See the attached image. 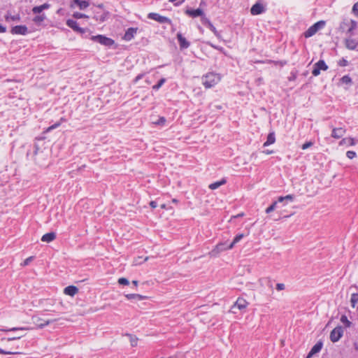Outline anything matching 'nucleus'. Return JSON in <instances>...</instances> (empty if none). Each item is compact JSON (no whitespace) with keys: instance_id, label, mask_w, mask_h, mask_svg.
<instances>
[{"instance_id":"nucleus-12","label":"nucleus","mask_w":358,"mask_h":358,"mask_svg":"<svg viewBox=\"0 0 358 358\" xmlns=\"http://www.w3.org/2000/svg\"><path fill=\"white\" fill-rule=\"evenodd\" d=\"M66 24L70 27L73 30H74L75 31H77V32H79V33H81V34H83L85 33V29L80 27L77 23L76 21L73 20H71V19H69L67 21H66Z\"/></svg>"},{"instance_id":"nucleus-52","label":"nucleus","mask_w":358,"mask_h":358,"mask_svg":"<svg viewBox=\"0 0 358 358\" xmlns=\"http://www.w3.org/2000/svg\"><path fill=\"white\" fill-rule=\"evenodd\" d=\"M143 76H144V74H143V73H141V74L138 75V76L135 78V79H134V82L135 83H136L139 80L142 79V78H143Z\"/></svg>"},{"instance_id":"nucleus-38","label":"nucleus","mask_w":358,"mask_h":358,"mask_svg":"<svg viewBox=\"0 0 358 358\" xmlns=\"http://www.w3.org/2000/svg\"><path fill=\"white\" fill-rule=\"evenodd\" d=\"M165 82H166L165 78L160 79L159 83L157 85H155L152 86V89L155 90H159Z\"/></svg>"},{"instance_id":"nucleus-43","label":"nucleus","mask_w":358,"mask_h":358,"mask_svg":"<svg viewBox=\"0 0 358 358\" xmlns=\"http://www.w3.org/2000/svg\"><path fill=\"white\" fill-rule=\"evenodd\" d=\"M185 0H169V2L173 3L175 6H180Z\"/></svg>"},{"instance_id":"nucleus-2","label":"nucleus","mask_w":358,"mask_h":358,"mask_svg":"<svg viewBox=\"0 0 358 358\" xmlns=\"http://www.w3.org/2000/svg\"><path fill=\"white\" fill-rule=\"evenodd\" d=\"M231 249L232 248H229V245H227L226 242H220L217 243L208 255L210 257H217L220 253Z\"/></svg>"},{"instance_id":"nucleus-4","label":"nucleus","mask_w":358,"mask_h":358,"mask_svg":"<svg viewBox=\"0 0 358 358\" xmlns=\"http://www.w3.org/2000/svg\"><path fill=\"white\" fill-rule=\"evenodd\" d=\"M91 39L94 42H97L101 45L108 47L112 46L115 43V41L112 38L103 35L93 36Z\"/></svg>"},{"instance_id":"nucleus-60","label":"nucleus","mask_w":358,"mask_h":358,"mask_svg":"<svg viewBox=\"0 0 358 358\" xmlns=\"http://www.w3.org/2000/svg\"><path fill=\"white\" fill-rule=\"evenodd\" d=\"M103 4L101 3L97 6V8L103 10Z\"/></svg>"},{"instance_id":"nucleus-57","label":"nucleus","mask_w":358,"mask_h":358,"mask_svg":"<svg viewBox=\"0 0 358 358\" xmlns=\"http://www.w3.org/2000/svg\"><path fill=\"white\" fill-rule=\"evenodd\" d=\"M6 31V28L0 24V33H4Z\"/></svg>"},{"instance_id":"nucleus-6","label":"nucleus","mask_w":358,"mask_h":358,"mask_svg":"<svg viewBox=\"0 0 358 358\" xmlns=\"http://www.w3.org/2000/svg\"><path fill=\"white\" fill-rule=\"evenodd\" d=\"M343 334V328L341 326H338L334 328L330 333V340L333 343H336L339 341Z\"/></svg>"},{"instance_id":"nucleus-20","label":"nucleus","mask_w":358,"mask_h":358,"mask_svg":"<svg viewBox=\"0 0 358 358\" xmlns=\"http://www.w3.org/2000/svg\"><path fill=\"white\" fill-rule=\"evenodd\" d=\"M56 238V234L55 232H50L44 234L41 237V241L45 243H50Z\"/></svg>"},{"instance_id":"nucleus-7","label":"nucleus","mask_w":358,"mask_h":358,"mask_svg":"<svg viewBox=\"0 0 358 358\" xmlns=\"http://www.w3.org/2000/svg\"><path fill=\"white\" fill-rule=\"evenodd\" d=\"M327 69H328V66L325 64L324 61L320 60L314 64L312 73L313 76H317L320 75L321 70L326 71V70H327Z\"/></svg>"},{"instance_id":"nucleus-41","label":"nucleus","mask_w":358,"mask_h":358,"mask_svg":"<svg viewBox=\"0 0 358 358\" xmlns=\"http://www.w3.org/2000/svg\"><path fill=\"white\" fill-rule=\"evenodd\" d=\"M0 354L1 355H17L20 354V352L17 351H6L0 348Z\"/></svg>"},{"instance_id":"nucleus-10","label":"nucleus","mask_w":358,"mask_h":358,"mask_svg":"<svg viewBox=\"0 0 358 358\" xmlns=\"http://www.w3.org/2000/svg\"><path fill=\"white\" fill-rule=\"evenodd\" d=\"M28 29L25 25H17L13 27L10 30L12 34L26 35Z\"/></svg>"},{"instance_id":"nucleus-33","label":"nucleus","mask_w":358,"mask_h":358,"mask_svg":"<svg viewBox=\"0 0 358 358\" xmlns=\"http://www.w3.org/2000/svg\"><path fill=\"white\" fill-rule=\"evenodd\" d=\"M57 319H55V320H45L44 321V322L43 323H39V324H37V327L38 329H43L44 328L45 326L52 323L53 322H55L57 321Z\"/></svg>"},{"instance_id":"nucleus-50","label":"nucleus","mask_w":358,"mask_h":358,"mask_svg":"<svg viewBox=\"0 0 358 358\" xmlns=\"http://www.w3.org/2000/svg\"><path fill=\"white\" fill-rule=\"evenodd\" d=\"M276 289L278 290V291H280V290H282L285 289V285L282 284V283H278L276 285Z\"/></svg>"},{"instance_id":"nucleus-42","label":"nucleus","mask_w":358,"mask_h":358,"mask_svg":"<svg viewBox=\"0 0 358 358\" xmlns=\"http://www.w3.org/2000/svg\"><path fill=\"white\" fill-rule=\"evenodd\" d=\"M118 283L120 285H129V282L125 278H120L118 279Z\"/></svg>"},{"instance_id":"nucleus-26","label":"nucleus","mask_w":358,"mask_h":358,"mask_svg":"<svg viewBox=\"0 0 358 358\" xmlns=\"http://www.w3.org/2000/svg\"><path fill=\"white\" fill-rule=\"evenodd\" d=\"M322 341H319L317 342L310 350V351L309 352L310 353H311L313 355L319 352L322 348Z\"/></svg>"},{"instance_id":"nucleus-44","label":"nucleus","mask_w":358,"mask_h":358,"mask_svg":"<svg viewBox=\"0 0 358 358\" xmlns=\"http://www.w3.org/2000/svg\"><path fill=\"white\" fill-rule=\"evenodd\" d=\"M24 336V334H16V336H15L8 338V339H7V340H8V341H14V340H16V339H20V338H21L22 337H23Z\"/></svg>"},{"instance_id":"nucleus-28","label":"nucleus","mask_w":358,"mask_h":358,"mask_svg":"<svg viewBox=\"0 0 358 358\" xmlns=\"http://www.w3.org/2000/svg\"><path fill=\"white\" fill-rule=\"evenodd\" d=\"M226 182V180L222 179V180L220 181H217V182H213V183H211L210 185H209V188L210 189H215L217 188H218L220 186L225 184Z\"/></svg>"},{"instance_id":"nucleus-3","label":"nucleus","mask_w":358,"mask_h":358,"mask_svg":"<svg viewBox=\"0 0 358 358\" xmlns=\"http://www.w3.org/2000/svg\"><path fill=\"white\" fill-rule=\"evenodd\" d=\"M357 27V22L355 20H345L341 24L340 28L343 31H346V34L352 35V31Z\"/></svg>"},{"instance_id":"nucleus-56","label":"nucleus","mask_w":358,"mask_h":358,"mask_svg":"<svg viewBox=\"0 0 358 358\" xmlns=\"http://www.w3.org/2000/svg\"><path fill=\"white\" fill-rule=\"evenodd\" d=\"M353 10L358 14V2L353 6Z\"/></svg>"},{"instance_id":"nucleus-39","label":"nucleus","mask_w":358,"mask_h":358,"mask_svg":"<svg viewBox=\"0 0 358 358\" xmlns=\"http://www.w3.org/2000/svg\"><path fill=\"white\" fill-rule=\"evenodd\" d=\"M278 201H275L273 202L269 207H268L266 209V213H271L272 211H273L275 208H276V206H277V203H278Z\"/></svg>"},{"instance_id":"nucleus-62","label":"nucleus","mask_w":358,"mask_h":358,"mask_svg":"<svg viewBox=\"0 0 358 358\" xmlns=\"http://www.w3.org/2000/svg\"><path fill=\"white\" fill-rule=\"evenodd\" d=\"M161 208H162V209H166V204H162V205H161Z\"/></svg>"},{"instance_id":"nucleus-55","label":"nucleus","mask_w":358,"mask_h":358,"mask_svg":"<svg viewBox=\"0 0 358 358\" xmlns=\"http://www.w3.org/2000/svg\"><path fill=\"white\" fill-rule=\"evenodd\" d=\"M150 206L152 208H155L157 207V203L154 201L150 202Z\"/></svg>"},{"instance_id":"nucleus-35","label":"nucleus","mask_w":358,"mask_h":358,"mask_svg":"<svg viewBox=\"0 0 358 358\" xmlns=\"http://www.w3.org/2000/svg\"><path fill=\"white\" fill-rule=\"evenodd\" d=\"M341 322L345 326V327H350L351 322L348 320L346 315H343L341 317Z\"/></svg>"},{"instance_id":"nucleus-46","label":"nucleus","mask_w":358,"mask_h":358,"mask_svg":"<svg viewBox=\"0 0 358 358\" xmlns=\"http://www.w3.org/2000/svg\"><path fill=\"white\" fill-rule=\"evenodd\" d=\"M60 124H61V122H57V123H55V124H52V126L49 127L47 129V131H51V130H52V129H55L57 128L58 127H59V126H60Z\"/></svg>"},{"instance_id":"nucleus-45","label":"nucleus","mask_w":358,"mask_h":358,"mask_svg":"<svg viewBox=\"0 0 358 358\" xmlns=\"http://www.w3.org/2000/svg\"><path fill=\"white\" fill-rule=\"evenodd\" d=\"M313 145V143L311 141H308V142H306L304 144H303L301 146V148L303 150H306V149H308V148L311 147Z\"/></svg>"},{"instance_id":"nucleus-40","label":"nucleus","mask_w":358,"mask_h":358,"mask_svg":"<svg viewBox=\"0 0 358 358\" xmlns=\"http://www.w3.org/2000/svg\"><path fill=\"white\" fill-rule=\"evenodd\" d=\"M45 16L44 15H36V17H34L33 20L35 23H40L41 22H43L45 20Z\"/></svg>"},{"instance_id":"nucleus-61","label":"nucleus","mask_w":358,"mask_h":358,"mask_svg":"<svg viewBox=\"0 0 358 358\" xmlns=\"http://www.w3.org/2000/svg\"><path fill=\"white\" fill-rule=\"evenodd\" d=\"M313 357V355L311 353H308L306 358H311Z\"/></svg>"},{"instance_id":"nucleus-27","label":"nucleus","mask_w":358,"mask_h":358,"mask_svg":"<svg viewBox=\"0 0 358 358\" xmlns=\"http://www.w3.org/2000/svg\"><path fill=\"white\" fill-rule=\"evenodd\" d=\"M350 303L352 308L358 306V294H352L351 295Z\"/></svg>"},{"instance_id":"nucleus-25","label":"nucleus","mask_w":358,"mask_h":358,"mask_svg":"<svg viewBox=\"0 0 358 358\" xmlns=\"http://www.w3.org/2000/svg\"><path fill=\"white\" fill-rule=\"evenodd\" d=\"M50 7V4L48 3H44L43 5H41V6H35L32 8V12L34 13V14H37V13H41L43 10L45 9H48V8Z\"/></svg>"},{"instance_id":"nucleus-19","label":"nucleus","mask_w":358,"mask_h":358,"mask_svg":"<svg viewBox=\"0 0 358 358\" xmlns=\"http://www.w3.org/2000/svg\"><path fill=\"white\" fill-rule=\"evenodd\" d=\"M78 292V289L77 287L73 285H70L64 288V293L66 295L73 296Z\"/></svg>"},{"instance_id":"nucleus-51","label":"nucleus","mask_w":358,"mask_h":358,"mask_svg":"<svg viewBox=\"0 0 358 358\" xmlns=\"http://www.w3.org/2000/svg\"><path fill=\"white\" fill-rule=\"evenodd\" d=\"M166 122V119L164 117H162L159 119L157 122H155L157 124H163Z\"/></svg>"},{"instance_id":"nucleus-23","label":"nucleus","mask_w":358,"mask_h":358,"mask_svg":"<svg viewBox=\"0 0 358 358\" xmlns=\"http://www.w3.org/2000/svg\"><path fill=\"white\" fill-rule=\"evenodd\" d=\"M20 19H21V17H20V14H16V15H13L10 14V13L8 12L6 13V15H5V20L7 22H10V21L20 22Z\"/></svg>"},{"instance_id":"nucleus-37","label":"nucleus","mask_w":358,"mask_h":358,"mask_svg":"<svg viewBox=\"0 0 358 358\" xmlns=\"http://www.w3.org/2000/svg\"><path fill=\"white\" fill-rule=\"evenodd\" d=\"M73 17L76 19H80V18H88L89 16L85 15V14H83V13H78V12H76L73 14Z\"/></svg>"},{"instance_id":"nucleus-13","label":"nucleus","mask_w":358,"mask_h":358,"mask_svg":"<svg viewBox=\"0 0 358 358\" xmlns=\"http://www.w3.org/2000/svg\"><path fill=\"white\" fill-rule=\"evenodd\" d=\"M264 11V7L262 3H256L254 4L250 9V13L252 15H259Z\"/></svg>"},{"instance_id":"nucleus-18","label":"nucleus","mask_w":358,"mask_h":358,"mask_svg":"<svg viewBox=\"0 0 358 358\" xmlns=\"http://www.w3.org/2000/svg\"><path fill=\"white\" fill-rule=\"evenodd\" d=\"M73 5L78 6L80 10H84L89 6L90 3L87 1L73 0L71 6L73 7Z\"/></svg>"},{"instance_id":"nucleus-59","label":"nucleus","mask_w":358,"mask_h":358,"mask_svg":"<svg viewBox=\"0 0 358 358\" xmlns=\"http://www.w3.org/2000/svg\"><path fill=\"white\" fill-rule=\"evenodd\" d=\"M132 284L136 287L138 286V282L137 280H133Z\"/></svg>"},{"instance_id":"nucleus-24","label":"nucleus","mask_w":358,"mask_h":358,"mask_svg":"<svg viewBox=\"0 0 358 358\" xmlns=\"http://www.w3.org/2000/svg\"><path fill=\"white\" fill-rule=\"evenodd\" d=\"M275 142V136L274 132H271L268 134L266 141L264 143V146L266 147Z\"/></svg>"},{"instance_id":"nucleus-9","label":"nucleus","mask_w":358,"mask_h":358,"mask_svg":"<svg viewBox=\"0 0 358 358\" xmlns=\"http://www.w3.org/2000/svg\"><path fill=\"white\" fill-rule=\"evenodd\" d=\"M94 15L93 18L99 22H105L110 16V13L107 10H103L101 13H99V12L94 11Z\"/></svg>"},{"instance_id":"nucleus-53","label":"nucleus","mask_w":358,"mask_h":358,"mask_svg":"<svg viewBox=\"0 0 358 358\" xmlns=\"http://www.w3.org/2000/svg\"><path fill=\"white\" fill-rule=\"evenodd\" d=\"M141 259V257H138L136 259H134V262H133V264L134 265H138V264H141V262L140 261Z\"/></svg>"},{"instance_id":"nucleus-21","label":"nucleus","mask_w":358,"mask_h":358,"mask_svg":"<svg viewBox=\"0 0 358 358\" xmlns=\"http://www.w3.org/2000/svg\"><path fill=\"white\" fill-rule=\"evenodd\" d=\"M125 297L128 300L134 299V300H137V301H142V300H144V299H146L148 298L147 296H143V295L138 294H125Z\"/></svg>"},{"instance_id":"nucleus-22","label":"nucleus","mask_w":358,"mask_h":358,"mask_svg":"<svg viewBox=\"0 0 358 358\" xmlns=\"http://www.w3.org/2000/svg\"><path fill=\"white\" fill-rule=\"evenodd\" d=\"M358 45V42L352 38H347L345 40V46L349 50H355Z\"/></svg>"},{"instance_id":"nucleus-47","label":"nucleus","mask_w":358,"mask_h":358,"mask_svg":"<svg viewBox=\"0 0 358 358\" xmlns=\"http://www.w3.org/2000/svg\"><path fill=\"white\" fill-rule=\"evenodd\" d=\"M341 80H342L343 83H345L346 84L350 83L352 82L351 78L349 76H343L341 78Z\"/></svg>"},{"instance_id":"nucleus-14","label":"nucleus","mask_w":358,"mask_h":358,"mask_svg":"<svg viewBox=\"0 0 358 358\" xmlns=\"http://www.w3.org/2000/svg\"><path fill=\"white\" fill-rule=\"evenodd\" d=\"M137 30H138V28H134V27L129 28L126 31V32L123 36V39L127 41H131V39L134 38L135 34L137 33Z\"/></svg>"},{"instance_id":"nucleus-49","label":"nucleus","mask_w":358,"mask_h":358,"mask_svg":"<svg viewBox=\"0 0 358 358\" xmlns=\"http://www.w3.org/2000/svg\"><path fill=\"white\" fill-rule=\"evenodd\" d=\"M33 259V257H29L27 258L23 263L22 264V266H27L28 265Z\"/></svg>"},{"instance_id":"nucleus-8","label":"nucleus","mask_w":358,"mask_h":358,"mask_svg":"<svg viewBox=\"0 0 358 358\" xmlns=\"http://www.w3.org/2000/svg\"><path fill=\"white\" fill-rule=\"evenodd\" d=\"M185 13L188 15L189 17H191L192 18H195L197 17H201V19L203 17H206L203 10L201 8H197V9H191L188 8L185 10Z\"/></svg>"},{"instance_id":"nucleus-58","label":"nucleus","mask_w":358,"mask_h":358,"mask_svg":"<svg viewBox=\"0 0 358 358\" xmlns=\"http://www.w3.org/2000/svg\"><path fill=\"white\" fill-rule=\"evenodd\" d=\"M263 152L265 153L266 155H270V154H272L273 152V151L266 150L263 151Z\"/></svg>"},{"instance_id":"nucleus-29","label":"nucleus","mask_w":358,"mask_h":358,"mask_svg":"<svg viewBox=\"0 0 358 358\" xmlns=\"http://www.w3.org/2000/svg\"><path fill=\"white\" fill-rule=\"evenodd\" d=\"M325 24H326L325 21L320 20V21H318L317 22L315 23L312 26L317 32L318 30L322 29L324 27Z\"/></svg>"},{"instance_id":"nucleus-17","label":"nucleus","mask_w":358,"mask_h":358,"mask_svg":"<svg viewBox=\"0 0 358 358\" xmlns=\"http://www.w3.org/2000/svg\"><path fill=\"white\" fill-rule=\"evenodd\" d=\"M248 305V302L243 298H238L232 308L237 307L239 310L246 308Z\"/></svg>"},{"instance_id":"nucleus-64","label":"nucleus","mask_w":358,"mask_h":358,"mask_svg":"<svg viewBox=\"0 0 358 358\" xmlns=\"http://www.w3.org/2000/svg\"><path fill=\"white\" fill-rule=\"evenodd\" d=\"M242 216H243V213L238 214L236 216H235V217H242Z\"/></svg>"},{"instance_id":"nucleus-16","label":"nucleus","mask_w":358,"mask_h":358,"mask_svg":"<svg viewBox=\"0 0 358 358\" xmlns=\"http://www.w3.org/2000/svg\"><path fill=\"white\" fill-rule=\"evenodd\" d=\"M345 134V129L339 127V128H334L332 129L331 136L334 138L338 139L344 136Z\"/></svg>"},{"instance_id":"nucleus-63","label":"nucleus","mask_w":358,"mask_h":358,"mask_svg":"<svg viewBox=\"0 0 358 358\" xmlns=\"http://www.w3.org/2000/svg\"><path fill=\"white\" fill-rule=\"evenodd\" d=\"M172 202L174 203H178V200L176 199H172Z\"/></svg>"},{"instance_id":"nucleus-32","label":"nucleus","mask_w":358,"mask_h":358,"mask_svg":"<svg viewBox=\"0 0 358 358\" xmlns=\"http://www.w3.org/2000/svg\"><path fill=\"white\" fill-rule=\"evenodd\" d=\"M345 144H349L350 145H353L355 144L354 139L352 138H343L340 141L339 145H345Z\"/></svg>"},{"instance_id":"nucleus-54","label":"nucleus","mask_w":358,"mask_h":358,"mask_svg":"<svg viewBox=\"0 0 358 358\" xmlns=\"http://www.w3.org/2000/svg\"><path fill=\"white\" fill-rule=\"evenodd\" d=\"M208 44L209 45H210L212 48H215V49H217V50H222V48H220V47H218L217 45H213V43H211L210 42H208Z\"/></svg>"},{"instance_id":"nucleus-34","label":"nucleus","mask_w":358,"mask_h":358,"mask_svg":"<svg viewBox=\"0 0 358 358\" xmlns=\"http://www.w3.org/2000/svg\"><path fill=\"white\" fill-rule=\"evenodd\" d=\"M27 327H13L8 329H3L4 331H24L28 330Z\"/></svg>"},{"instance_id":"nucleus-48","label":"nucleus","mask_w":358,"mask_h":358,"mask_svg":"<svg viewBox=\"0 0 358 358\" xmlns=\"http://www.w3.org/2000/svg\"><path fill=\"white\" fill-rule=\"evenodd\" d=\"M346 156L349 159H353L356 156V153L354 151H348L346 153Z\"/></svg>"},{"instance_id":"nucleus-1","label":"nucleus","mask_w":358,"mask_h":358,"mask_svg":"<svg viewBox=\"0 0 358 358\" xmlns=\"http://www.w3.org/2000/svg\"><path fill=\"white\" fill-rule=\"evenodd\" d=\"M220 79L219 74L209 73L203 78V84L206 88H210L217 84Z\"/></svg>"},{"instance_id":"nucleus-31","label":"nucleus","mask_w":358,"mask_h":358,"mask_svg":"<svg viewBox=\"0 0 358 358\" xmlns=\"http://www.w3.org/2000/svg\"><path fill=\"white\" fill-rule=\"evenodd\" d=\"M244 235L243 234H238L235 238L233 240V241L229 244V248H233L234 246L237 243H238L243 238Z\"/></svg>"},{"instance_id":"nucleus-30","label":"nucleus","mask_w":358,"mask_h":358,"mask_svg":"<svg viewBox=\"0 0 358 358\" xmlns=\"http://www.w3.org/2000/svg\"><path fill=\"white\" fill-rule=\"evenodd\" d=\"M317 32L315 30V29L313 27V26L310 27L307 31H306L303 34L304 36L306 38H309L312 36H313L314 34H315Z\"/></svg>"},{"instance_id":"nucleus-11","label":"nucleus","mask_w":358,"mask_h":358,"mask_svg":"<svg viewBox=\"0 0 358 358\" xmlns=\"http://www.w3.org/2000/svg\"><path fill=\"white\" fill-rule=\"evenodd\" d=\"M201 22L203 24L207 26L213 33L217 37L220 38V34L217 31L216 28L214 27V25L211 23V22L209 20L207 17H203L201 19Z\"/></svg>"},{"instance_id":"nucleus-5","label":"nucleus","mask_w":358,"mask_h":358,"mask_svg":"<svg viewBox=\"0 0 358 358\" xmlns=\"http://www.w3.org/2000/svg\"><path fill=\"white\" fill-rule=\"evenodd\" d=\"M148 17L149 19L155 20L159 23H167L169 24H172V22L169 18H168L167 17H165V16L160 15L159 14H158L157 13H150L148 15Z\"/></svg>"},{"instance_id":"nucleus-15","label":"nucleus","mask_w":358,"mask_h":358,"mask_svg":"<svg viewBox=\"0 0 358 358\" xmlns=\"http://www.w3.org/2000/svg\"><path fill=\"white\" fill-rule=\"evenodd\" d=\"M177 38L179 42L180 48L181 49H186L189 48L190 45L189 42H188L185 37L182 35L181 33H178L177 34Z\"/></svg>"},{"instance_id":"nucleus-36","label":"nucleus","mask_w":358,"mask_h":358,"mask_svg":"<svg viewBox=\"0 0 358 358\" xmlns=\"http://www.w3.org/2000/svg\"><path fill=\"white\" fill-rule=\"evenodd\" d=\"M293 199H294V196L292 194H288L285 196H280L278 199V201L282 202L285 200H289V201H293Z\"/></svg>"}]
</instances>
